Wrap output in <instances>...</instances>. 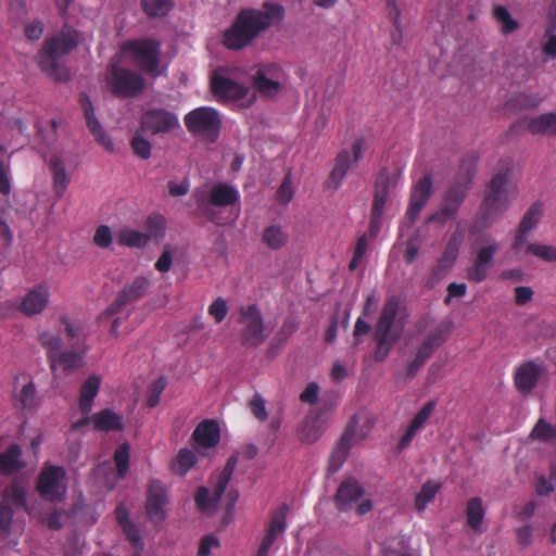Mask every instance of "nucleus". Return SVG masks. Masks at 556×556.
Here are the masks:
<instances>
[{
  "mask_svg": "<svg viewBox=\"0 0 556 556\" xmlns=\"http://www.w3.org/2000/svg\"><path fill=\"white\" fill-rule=\"evenodd\" d=\"M87 127L94 137L96 141L101 144L106 151L113 152L114 144L112 139L108 136L103 127L101 126L96 114L85 116Z\"/></svg>",
  "mask_w": 556,
  "mask_h": 556,
  "instance_id": "a18cd8bd",
  "label": "nucleus"
},
{
  "mask_svg": "<svg viewBox=\"0 0 556 556\" xmlns=\"http://www.w3.org/2000/svg\"><path fill=\"white\" fill-rule=\"evenodd\" d=\"M72 350H61L56 355L54 362H49L51 369L54 371L58 367H61L65 374L83 367L84 357L88 351L87 344L83 346L77 343L71 344Z\"/></svg>",
  "mask_w": 556,
  "mask_h": 556,
  "instance_id": "4be33fe9",
  "label": "nucleus"
},
{
  "mask_svg": "<svg viewBox=\"0 0 556 556\" xmlns=\"http://www.w3.org/2000/svg\"><path fill=\"white\" fill-rule=\"evenodd\" d=\"M485 510L480 497H472L466 505L467 525L473 531H479L483 522Z\"/></svg>",
  "mask_w": 556,
  "mask_h": 556,
  "instance_id": "79ce46f5",
  "label": "nucleus"
},
{
  "mask_svg": "<svg viewBox=\"0 0 556 556\" xmlns=\"http://www.w3.org/2000/svg\"><path fill=\"white\" fill-rule=\"evenodd\" d=\"M53 175V188L58 197H62L68 186L70 178L62 159L54 155L49 162Z\"/></svg>",
  "mask_w": 556,
  "mask_h": 556,
  "instance_id": "58836bf2",
  "label": "nucleus"
},
{
  "mask_svg": "<svg viewBox=\"0 0 556 556\" xmlns=\"http://www.w3.org/2000/svg\"><path fill=\"white\" fill-rule=\"evenodd\" d=\"M194 442L205 448L215 447L220 440V429L217 421L205 419L201 421L192 433Z\"/></svg>",
  "mask_w": 556,
  "mask_h": 556,
  "instance_id": "c756f323",
  "label": "nucleus"
},
{
  "mask_svg": "<svg viewBox=\"0 0 556 556\" xmlns=\"http://www.w3.org/2000/svg\"><path fill=\"white\" fill-rule=\"evenodd\" d=\"M165 218L161 214L149 215L146 220L147 232H144L149 236V241L151 239L163 238L165 236Z\"/></svg>",
  "mask_w": 556,
  "mask_h": 556,
  "instance_id": "5fc2aeb1",
  "label": "nucleus"
},
{
  "mask_svg": "<svg viewBox=\"0 0 556 556\" xmlns=\"http://www.w3.org/2000/svg\"><path fill=\"white\" fill-rule=\"evenodd\" d=\"M101 384V378L98 375L89 376L80 388L79 408L81 414L91 413L93 400L97 396Z\"/></svg>",
  "mask_w": 556,
  "mask_h": 556,
  "instance_id": "e433bc0d",
  "label": "nucleus"
},
{
  "mask_svg": "<svg viewBox=\"0 0 556 556\" xmlns=\"http://www.w3.org/2000/svg\"><path fill=\"white\" fill-rule=\"evenodd\" d=\"M166 384L167 382L165 377L161 376L149 386L147 397V405L149 407H155L160 403L161 395L165 390Z\"/></svg>",
  "mask_w": 556,
  "mask_h": 556,
  "instance_id": "4d7b16f0",
  "label": "nucleus"
},
{
  "mask_svg": "<svg viewBox=\"0 0 556 556\" xmlns=\"http://www.w3.org/2000/svg\"><path fill=\"white\" fill-rule=\"evenodd\" d=\"M478 155L475 152L464 156L455 181L450 186L443 198L442 205L455 216L467 197L470 182L477 170Z\"/></svg>",
  "mask_w": 556,
  "mask_h": 556,
  "instance_id": "0eeeda50",
  "label": "nucleus"
},
{
  "mask_svg": "<svg viewBox=\"0 0 556 556\" xmlns=\"http://www.w3.org/2000/svg\"><path fill=\"white\" fill-rule=\"evenodd\" d=\"M359 424V416L354 414L348 421L345 429L337 442L330 457L328 464V472L336 473L343 466L346 460V457L351 451V448L359 441L364 440L367 437L366 431L357 430Z\"/></svg>",
  "mask_w": 556,
  "mask_h": 556,
  "instance_id": "9b49d317",
  "label": "nucleus"
},
{
  "mask_svg": "<svg viewBox=\"0 0 556 556\" xmlns=\"http://www.w3.org/2000/svg\"><path fill=\"white\" fill-rule=\"evenodd\" d=\"M531 134L556 135V113H544L528 123Z\"/></svg>",
  "mask_w": 556,
  "mask_h": 556,
  "instance_id": "ea45409f",
  "label": "nucleus"
},
{
  "mask_svg": "<svg viewBox=\"0 0 556 556\" xmlns=\"http://www.w3.org/2000/svg\"><path fill=\"white\" fill-rule=\"evenodd\" d=\"M14 406L23 410H31L37 406V391L35 383L29 381L14 393Z\"/></svg>",
  "mask_w": 556,
  "mask_h": 556,
  "instance_id": "a19ab883",
  "label": "nucleus"
},
{
  "mask_svg": "<svg viewBox=\"0 0 556 556\" xmlns=\"http://www.w3.org/2000/svg\"><path fill=\"white\" fill-rule=\"evenodd\" d=\"M453 327L454 324L451 319L442 320L427 332L417 349L431 357L433 353L448 340Z\"/></svg>",
  "mask_w": 556,
  "mask_h": 556,
  "instance_id": "412c9836",
  "label": "nucleus"
},
{
  "mask_svg": "<svg viewBox=\"0 0 556 556\" xmlns=\"http://www.w3.org/2000/svg\"><path fill=\"white\" fill-rule=\"evenodd\" d=\"M325 429V422L321 418V414H311L302 421L298 435L302 442L314 443L323 435Z\"/></svg>",
  "mask_w": 556,
  "mask_h": 556,
  "instance_id": "7c9ffc66",
  "label": "nucleus"
},
{
  "mask_svg": "<svg viewBox=\"0 0 556 556\" xmlns=\"http://www.w3.org/2000/svg\"><path fill=\"white\" fill-rule=\"evenodd\" d=\"M167 504V494L160 481H152L147 491L146 513L153 523H161L165 519L164 508Z\"/></svg>",
  "mask_w": 556,
  "mask_h": 556,
  "instance_id": "aec40b11",
  "label": "nucleus"
},
{
  "mask_svg": "<svg viewBox=\"0 0 556 556\" xmlns=\"http://www.w3.org/2000/svg\"><path fill=\"white\" fill-rule=\"evenodd\" d=\"M283 17L285 8L276 2H264L262 9H241L224 30L222 42L228 50H243Z\"/></svg>",
  "mask_w": 556,
  "mask_h": 556,
  "instance_id": "f257e3e1",
  "label": "nucleus"
},
{
  "mask_svg": "<svg viewBox=\"0 0 556 556\" xmlns=\"http://www.w3.org/2000/svg\"><path fill=\"white\" fill-rule=\"evenodd\" d=\"M542 372V368L534 362H527L517 367L514 382L518 392L522 395L530 394L536 387Z\"/></svg>",
  "mask_w": 556,
  "mask_h": 556,
  "instance_id": "5701e85b",
  "label": "nucleus"
},
{
  "mask_svg": "<svg viewBox=\"0 0 556 556\" xmlns=\"http://www.w3.org/2000/svg\"><path fill=\"white\" fill-rule=\"evenodd\" d=\"M249 407L254 417L260 421H265L268 418V414L265 407V401L260 394H255L251 399Z\"/></svg>",
  "mask_w": 556,
  "mask_h": 556,
  "instance_id": "e2e57ef3",
  "label": "nucleus"
},
{
  "mask_svg": "<svg viewBox=\"0 0 556 556\" xmlns=\"http://www.w3.org/2000/svg\"><path fill=\"white\" fill-rule=\"evenodd\" d=\"M197 206L199 214L208 222L218 226L225 225L226 220L217 208L237 207V217L240 211V192L228 182H215L211 186L206 195L197 199Z\"/></svg>",
  "mask_w": 556,
  "mask_h": 556,
  "instance_id": "20e7f679",
  "label": "nucleus"
},
{
  "mask_svg": "<svg viewBox=\"0 0 556 556\" xmlns=\"http://www.w3.org/2000/svg\"><path fill=\"white\" fill-rule=\"evenodd\" d=\"M38 341L47 350L49 362H54L55 355L62 350L63 346L61 337L49 330H45L38 334Z\"/></svg>",
  "mask_w": 556,
  "mask_h": 556,
  "instance_id": "49530a36",
  "label": "nucleus"
},
{
  "mask_svg": "<svg viewBox=\"0 0 556 556\" xmlns=\"http://www.w3.org/2000/svg\"><path fill=\"white\" fill-rule=\"evenodd\" d=\"M263 242L273 250L281 249L288 241V235L278 225H271L264 229Z\"/></svg>",
  "mask_w": 556,
  "mask_h": 556,
  "instance_id": "de8ad7c7",
  "label": "nucleus"
},
{
  "mask_svg": "<svg viewBox=\"0 0 556 556\" xmlns=\"http://www.w3.org/2000/svg\"><path fill=\"white\" fill-rule=\"evenodd\" d=\"M390 177L388 169L379 172L375 186V194L371 205V215L382 216L389 197Z\"/></svg>",
  "mask_w": 556,
  "mask_h": 556,
  "instance_id": "473e14b6",
  "label": "nucleus"
},
{
  "mask_svg": "<svg viewBox=\"0 0 556 556\" xmlns=\"http://www.w3.org/2000/svg\"><path fill=\"white\" fill-rule=\"evenodd\" d=\"M434 408H435V402L429 401L417 412V414L414 416V418L409 422L405 433L403 434V437L400 439V441L397 443L399 450L402 451L410 444V442L415 438L416 433L424 427L426 421L429 419V417L433 413Z\"/></svg>",
  "mask_w": 556,
  "mask_h": 556,
  "instance_id": "c85d7f7f",
  "label": "nucleus"
},
{
  "mask_svg": "<svg viewBox=\"0 0 556 556\" xmlns=\"http://www.w3.org/2000/svg\"><path fill=\"white\" fill-rule=\"evenodd\" d=\"M434 408H435V402L429 401L417 412V414L414 416V418L409 422L405 433L403 434V437L400 439V441L397 443L399 450L402 451L410 444V442L415 438L416 433L424 427L426 421L429 419V417L433 413Z\"/></svg>",
  "mask_w": 556,
  "mask_h": 556,
  "instance_id": "cd10ccee",
  "label": "nucleus"
},
{
  "mask_svg": "<svg viewBox=\"0 0 556 556\" xmlns=\"http://www.w3.org/2000/svg\"><path fill=\"white\" fill-rule=\"evenodd\" d=\"M78 41L79 33L66 24L56 35L47 37L36 55L40 70L55 81L70 80V71L60 62V58L70 54Z\"/></svg>",
  "mask_w": 556,
  "mask_h": 556,
  "instance_id": "7ed1b4c3",
  "label": "nucleus"
},
{
  "mask_svg": "<svg viewBox=\"0 0 556 556\" xmlns=\"http://www.w3.org/2000/svg\"><path fill=\"white\" fill-rule=\"evenodd\" d=\"M142 132L140 128L136 130L130 140V148L137 157L148 160L151 156L152 144Z\"/></svg>",
  "mask_w": 556,
  "mask_h": 556,
  "instance_id": "603ef678",
  "label": "nucleus"
},
{
  "mask_svg": "<svg viewBox=\"0 0 556 556\" xmlns=\"http://www.w3.org/2000/svg\"><path fill=\"white\" fill-rule=\"evenodd\" d=\"M376 342V351H375V359L377 362H382L389 355L391 349L397 341L386 339V341H381L380 338H374Z\"/></svg>",
  "mask_w": 556,
  "mask_h": 556,
  "instance_id": "338daca9",
  "label": "nucleus"
},
{
  "mask_svg": "<svg viewBox=\"0 0 556 556\" xmlns=\"http://www.w3.org/2000/svg\"><path fill=\"white\" fill-rule=\"evenodd\" d=\"M498 249V243L492 242L477 251L471 266L467 269V279L469 281L480 283L488 278L489 271L494 265V257Z\"/></svg>",
  "mask_w": 556,
  "mask_h": 556,
  "instance_id": "f3484780",
  "label": "nucleus"
},
{
  "mask_svg": "<svg viewBox=\"0 0 556 556\" xmlns=\"http://www.w3.org/2000/svg\"><path fill=\"white\" fill-rule=\"evenodd\" d=\"M173 5L174 0H141V9L149 17H164Z\"/></svg>",
  "mask_w": 556,
  "mask_h": 556,
  "instance_id": "09e8293b",
  "label": "nucleus"
},
{
  "mask_svg": "<svg viewBox=\"0 0 556 556\" xmlns=\"http://www.w3.org/2000/svg\"><path fill=\"white\" fill-rule=\"evenodd\" d=\"M116 241L122 247L142 248L149 242V236L139 230L125 227L117 232Z\"/></svg>",
  "mask_w": 556,
  "mask_h": 556,
  "instance_id": "37998d69",
  "label": "nucleus"
},
{
  "mask_svg": "<svg viewBox=\"0 0 556 556\" xmlns=\"http://www.w3.org/2000/svg\"><path fill=\"white\" fill-rule=\"evenodd\" d=\"M237 464L238 455L232 454L227 459L223 470L219 473L212 476V496L210 494V490L206 486H200L197 490L194 501L200 511H208L210 509L215 508L217 506V504L220 502L223 495L226 492V489L232 478Z\"/></svg>",
  "mask_w": 556,
  "mask_h": 556,
  "instance_id": "6e6552de",
  "label": "nucleus"
},
{
  "mask_svg": "<svg viewBox=\"0 0 556 556\" xmlns=\"http://www.w3.org/2000/svg\"><path fill=\"white\" fill-rule=\"evenodd\" d=\"M493 16L500 23L503 35H510L519 28L518 21L513 18L507 8L503 5L494 7Z\"/></svg>",
  "mask_w": 556,
  "mask_h": 556,
  "instance_id": "8fccbe9b",
  "label": "nucleus"
},
{
  "mask_svg": "<svg viewBox=\"0 0 556 556\" xmlns=\"http://www.w3.org/2000/svg\"><path fill=\"white\" fill-rule=\"evenodd\" d=\"M529 439L549 446H556V425L549 422L544 417L539 418L529 433Z\"/></svg>",
  "mask_w": 556,
  "mask_h": 556,
  "instance_id": "4c0bfd02",
  "label": "nucleus"
},
{
  "mask_svg": "<svg viewBox=\"0 0 556 556\" xmlns=\"http://www.w3.org/2000/svg\"><path fill=\"white\" fill-rule=\"evenodd\" d=\"M238 323L243 325L241 331V342L243 345L256 348L265 341L263 317L256 304L242 306Z\"/></svg>",
  "mask_w": 556,
  "mask_h": 556,
  "instance_id": "ddd939ff",
  "label": "nucleus"
},
{
  "mask_svg": "<svg viewBox=\"0 0 556 556\" xmlns=\"http://www.w3.org/2000/svg\"><path fill=\"white\" fill-rule=\"evenodd\" d=\"M27 466L23 459V450L16 444H10L3 452H0V476L10 477L21 472Z\"/></svg>",
  "mask_w": 556,
  "mask_h": 556,
  "instance_id": "a878e982",
  "label": "nucleus"
},
{
  "mask_svg": "<svg viewBox=\"0 0 556 556\" xmlns=\"http://www.w3.org/2000/svg\"><path fill=\"white\" fill-rule=\"evenodd\" d=\"M510 163L500 161L491 180L486 184L480 205L478 220H483V228L502 216L517 195V186L510 179Z\"/></svg>",
  "mask_w": 556,
  "mask_h": 556,
  "instance_id": "f03ea898",
  "label": "nucleus"
},
{
  "mask_svg": "<svg viewBox=\"0 0 556 556\" xmlns=\"http://www.w3.org/2000/svg\"><path fill=\"white\" fill-rule=\"evenodd\" d=\"M197 460L194 452L189 448H181L176 456L173 470L180 476H185L197 464Z\"/></svg>",
  "mask_w": 556,
  "mask_h": 556,
  "instance_id": "3c124183",
  "label": "nucleus"
},
{
  "mask_svg": "<svg viewBox=\"0 0 556 556\" xmlns=\"http://www.w3.org/2000/svg\"><path fill=\"white\" fill-rule=\"evenodd\" d=\"M432 193V177L430 174H426L412 188L408 207L405 213L408 226L416 223Z\"/></svg>",
  "mask_w": 556,
  "mask_h": 556,
  "instance_id": "dca6fc26",
  "label": "nucleus"
},
{
  "mask_svg": "<svg viewBox=\"0 0 556 556\" xmlns=\"http://www.w3.org/2000/svg\"><path fill=\"white\" fill-rule=\"evenodd\" d=\"M149 286L150 281L148 278L141 276L136 277L129 285H126L123 288V290L115 298L114 302L111 303V305L99 315L98 321H104L105 319L121 312L127 304L141 299L146 294Z\"/></svg>",
  "mask_w": 556,
  "mask_h": 556,
  "instance_id": "4468645a",
  "label": "nucleus"
},
{
  "mask_svg": "<svg viewBox=\"0 0 556 556\" xmlns=\"http://www.w3.org/2000/svg\"><path fill=\"white\" fill-rule=\"evenodd\" d=\"M351 167V152L346 149L341 150L336 160L334 166L326 181L327 188L338 189L342 184Z\"/></svg>",
  "mask_w": 556,
  "mask_h": 556,
  "instance_id": "72a5a7b5",
  "label": "nucleus"
},
{
  "mask_svg": "<svg viewBox=\"0 0 556 556\" xmlns=\"http://www.w3.org/2000/svg\"><path fill=\"white\" fill-rule=\"evenodd\" d=\"M105 85L115 98L129 99L144 90L146 79L136 71L111 64L105 72Z\"/></svg>",
  "mask_w": 556,
  "mask_h": 556,
  "instance_id": "423d86ee",
  "label": "nucleus"
},
{
  "mask_svg": "<svg viewBox=\"0 0 556 556\" xmlns=\"http://www.w3.org/2000/svg\"><path fill=\"white\" fill-rule=\"evenodd\" d=\"M114 462L117 469L118 477L126 476L129 466V446L124 443L119 445L114 453Z\"/></svg>",
  "mask_w": 556,
  "mask_h": 556,
  "instance_id": "13d9d810",
  "label": "nucleus"
},
{
  "mask_svg": "<svg viewBox=\"0 0 556 556\" xmlns=\"http://www.w3.org/2000/svg\"><path fill=\"white\" fill-rule=\"evenodd\" d=\"M293 198L292 182L290 174L286 175L280 187L276 191V201L279 204L286 205Z\"/></svg>",
  "mask_w": 556,
  "mask_h": 556,
  "instance_id": "680f3d73",
  "label": "nucleus"
},
{
  "mask_svg": "<svg viewBox=\"0 0 556 556\" xmlns=\"http://www.w3.org/2000/svg\"><path fill=\"white\" fill-rule=\"evenodd\" d=\"M140 129L151 135L167 134L179 126L177 115L165 109H149L140 117Z\"/></svg>",
  "mask_w": 556,
  "mask_h": 556,
  "instance_id": "2eb2a0df",
  "label": "nucleus"
},
{
  "mask_svg": "<svg viewBox=\"0 0 556 556\" xmlns=\"http://www.w3.org/2000/svg\"><path fill=\"white\" fill-rule=\"evenodd\" d=\"M514 101V106H518L519 109H533L541 103L542 98L539 93H520L516 96Z\"/></svg>",
  "mask_w": 556,
  "mask_h": 556,
  "instance_id": "0e129e2a",
  "label": "nucleus"
},
{
  "mask_svg": "<svg viewBox=\"0 0 556 556\" xmlns=\"http://www.w3.org/2000/svg\"><path fill=\"white\" fill-rule=\"evenodd\" d=\"M27 486L22 479L14 478L3 490L2 502L10 506L27 510Z\"/></svg>",
  "mask_w": 556,
  "mask_h": 556,
  "instance_id": "2f4dec72",
  "label": "nucleus"
},
{
  "mask_svg": "<svg viewBox=\"0 0 556 556\" xmlns=\"http://www.w3.org/2000/svg\"><path fill=\"white\" fill-rule=\"evenodd\" d=\"M429 358L430 357L428 355H426L425 353H422L421 351H419L417 349L413 358L406 365V369H405L406 378H408V379L415 378L416 375L425 366V364L427 363V361Z\"/></svg>",
  "mask_w": 556,
  "mask_h": 556,
  "instance_id": "bf43d9fd",
  "label": "nucleus"
},
{
  "mask_svg": "<svg viewBox=\"0 0 556 556\" xmlns=\"http://www.w3.org/2000/svg\"><path fill=\"white\" fill-rule=\"evenodd\" d=\"M542 205L538 202L533 203L522 216L515 236L513 243L514 250H519L526 243L527 237L531 230H533L541 218Z\"/></svg>",
  "mask_w": 556,
  "mask_h": 556,
  "instance_id": "bb28decb",
  "label": "nucleus"
},
{
  "mask_svg": "<svg viewBox=\"0 0 556 556\" xmlns=\"http://www.w3.org/2000/svg\"><path fill=\"white\" fill-rule=\"evenodd\" d=\"M66 471L62 466L45 464L37 477L36 491L46 502L63 501L66 494Z\"/></svg>",
  "mask_w": 556,
  "mask_h": 556,
  "instance_id": "9d476101",
  "label": "nucleus"
},
{
  "mask_svg": "<svg viewBox=\"0 0 556 556\" xmlns=\"http://www.w3.org/2000/svg\"><path fill=\"white\" fill-rule=\"evenodd\" d=\"M59 319L64 325L67 339L73 341L72 343H77L80 346L86 344L87 333L79 323L70 321L65 315H61Z\"/></svg>",
  "mask_w": 556,
  "mask_h": 556,
  "instance_id": "864d4df0",
  "label": "nucleus"
},
{
  "mask_svg": "<svg viewBox=\"0 0 556 556\" xmlns=\"http://www.w3.org/2000/svg\"><path fill=\"white\" fill-rule=\"evenodd\" d=\"M121 52L141 72L157 77L161 62V42L150 37L130 39L121 43Z\"/></svg>",
  "mask_w": 556,
  "mask_h": 556,
  "instance_id": "39448f33",
  "label": "nucleus"
},
{
  "mask_svg": "<svg viewBox=\"0 0 556 556\" xmlns=\"http://www.w3.org/2000/svg\"><path fill=\"white\" fill-rule=\"evenodd\" d=\"M441 484L434 480L426 481L420 491L416 494L414 506L417 511L422 513L426 510L429 503H431L437 493L440 491Z\"/></svg>",
  "mask_w": 556,
  "mask_h": 556,
  "instance_id": "c03bdc74",
  "label": "nucleus"
},
{
  "mask_svg": "<svg viewBox=\"0 0 556 556\" xmlns=\"http://www.w3.org/2000/svg\"><path fill=\"white\" fill-rule=\"evenodd\" d=\"M526 251L544 262L556 263L555 245L534 242L527 244Z\"/></svg>",
  "mask_w": 556,
  "mask_h": 556,
  "instance_id": "6e6d98bb",
  "label": "nucleus"
},
{
  "mask_svg": "<svg viewBox=\"0 0 556 556\" xmlns=\"http://www.w3.org/2000/svg\"><path fill=\"white\" fill-rule=\"evenodd\" d=\"M219 546V540L213 535H205L201 539L198 549V556H208L212 548Z\"/></svg>",
  "mask_w": 556,
  "mask_h": 556,
  "instance_id": "774afa93",
  "label": "nucleus"
},
{
  "mask_svg": "<svg viewBox=\"0 0 556 556\" xmlns=\"http://www.w3.org/2000/svg\"><path fill=\"white\" fill-rule=\"evenodd\" d=\"M365 490L354 478L344 479L339 485L334 495V503L340 511L350 510L353 505L364 495Z\"/></svg>",
  "mask_w": 556,
  "mask_h": 556,
  "instance_id": "b1692460",
  "label": "nucleus"
},
{
  "mask_svg": "<svg viewBox=\"0 0 556 556\" xmlns=\"http://www.w3.org/2000/svg\"><path fill=\"white\" fill-rule=\"evenodd\" d=\"M287 505H282L274 513V515L271 516V520L267 527L266 533L261 542L262 544L271 547V545L277 540L278 535L285 532L287 528Z\"/></svg>",
  "mask_w": 556,
  "mask_h": 556,
  "instance_id": "c9c22d12",
  "label": "nucleus"
},
{
  "mask_svg": "<svg viewBox=\"0 0 556 556\" xmlns=\"http://www.w3.org/2000/svg\"><path fill=\"white\" fill-rule=\"evenodd\" d=\"M185 125L190 134L215 142L220 132L222 119L216 109L200 106L185 115Z\"/></svg>",
  "mask_w": 556,
  "mask_h": 556,
  "instance_id": "1a4fd4ad",
  "label": "nucleus"
},
{
  "mask_svg": "<svg viewBox=\"0 0 556 556\" xmlns=\"http://www.w3.org/2000/svg\"><path fill=\"white\" fill-rule=\"evenodd\" d=\"M93 242L101 249L109 248L112 243L111 228L106 225L99 226L94 232Z\"/></svg>",
  "mask_w": 556,
  "mask_h": 556,
  "instance_id": "69168bd1",
  "label": "nucleus"
},
{
  "mask_svg": "<svg viewBox=\"0 0 556 556\" xmlns=\"http://www.w3.org/2000/svg\"><path fill=\"white\" fill-rule=\"evenodd\" d=\"M211 89L218 101H237L243 99L249 89L228 77L224 71H216L211 78Z\"/></svg>",
  "mask_w": 556,
  "mask_h": 556,
  "instance_id": "a211bd4d",
  "label": "nucleus"
},
{
  "mask_svg": "<svg viewBox=\"0 0 556 556\" xmlns=\"http://www.w3.org/2000/svg\"><path fill=\"white\" fill-rule=\"evenodd\" d=\"M228 311L227 301L222 296L216 298L207 309L208 314L217 324L226 318Z\"/></svg>",
  "mask_w": 556,
  "mask_h": 556,
  "instance_id": "052dcab7",
  "label": "nucleus"
},
{
  "mask_svg": "<svg viewBox=\"0 0 556 556\" xmlns=\"http://www.w3.org/2000/svg\"><path fill=\"white\" fill-rule=\"evenodd\" d=\"M283 73L276 64L262 65L253 74L254 88L264 96H275L282 88Z\"/></svg>",
  "mask_w": 556,
  "mask_h": 556,
  "instance_id": "6ab92c4d",
  "label": "nucleus"
},
{
  "mask_svg": "<svg viewBox=\"0 0 556 556\" xmlns=\"http://www.w3.org/2000/svg\"><path fill=\"white\" fill-rule=\"evenodd\" d=\"M400 309V299L395 295L388 296L380 311L375 326L374 338L397 341L403 331V325L397 324L396 316Z\"/></svg>",
  "mask_w": 556,
  "mask_h": 556,
  "instance_id": "f8f14e48",
  "label": "nucleus"
},
{
  "mask_svg": "<svg viewBox=\"0 0 556 556\" xmlns=\"http://www.w3.org/2000/svg\"><path fill=\"white\" fill-rule=\"evenodd\" d=\"M93 428L98 431H123V417L110 408L101 409L92 416Z\"/></svg>",
  "mask_w": 556,
  "mask_h": 556,
  "instance_id": "f704fd0d",
  "label": "nucleus"
},
{
  "mask_svg": "<svg viewBox=\"0 0 556 556\" xmlns=\"http://www.w3.org/2000/svg\"><path fill=\"white\" fill-rule=\"evenodd\" d=\"M49 299L50 292L47 287H34L23 296L18 309L28 317L40 314L47 307Z\"/></svg>",
  "mask_w": 556,
  "mask_h": 556,
  "instance_id": "393cba45",
  "label": "nucleus"
}]
</instances>
